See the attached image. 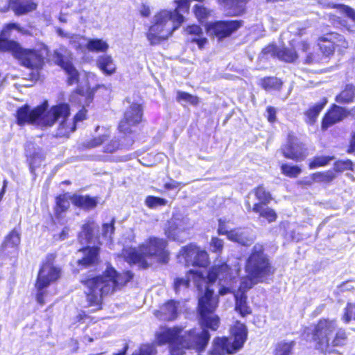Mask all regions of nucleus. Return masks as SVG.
I'll use <instances>...</instances> for the list:
<instances>
[{
	"label": "nucleus",
	"mask_w": 355,
	"mask_h": 355,
	"mask_svg": "<svg viewBox=\"0 0 355 355\" xmlns=\"http://www.w3.org/2000/svg\"><path fill=\"white\" fill-rule=\"evenodd\" d=\"M19 243L20 234L17 230L14 229L5 238L1 246L2 250L5 254L15 253Z\"/></svg>",
	"instance_id": "21"
},
{
	"label": "nucleus",
	"mask_w": 355,
	"mask_h": 355,
	"mask_svg": "<svg viewBox=\"0 0 355 355\" xmlns=\"http://www.w3.org/2000/svg\"><path fill=\"white\" fill-rule=\"evenodd\" d=\"M261 85L264 89L267 91L280 90L282 85V82L277 78L268 77L261 80Z\"/></svg>",
	"instance_id": "38"
},
{
	"label": "nucleus",
	"mask_w": 355,
	"mask_h": 355,
	"mask_svg": "<svg viewBox=\"0 0 355 355\" xmlns=\"http://www.w3.org/2000/svg\"><path fill=\"white\" fill-rule=\"evenodd\" d=\"M347 116V112L345 108L334 105L325 114L322 122V128L327 130L332 125L342 121Z\"/></svg>",
	"instance_id": "19"
},
{
	"label": "nucleus",
	"mask_w": 355,
	"mask_h": 355,
	"mask_svg": "<svg viewBox=\"0 0 355 355\" xmlns=\"http://www.w3.org/2000/svg\"><path fill=\"white\" fill-rule=\"evenodd\" d=\"M186 184H183L180 182H177L174 180H171L169 182H166L164 184V187L166 190H173L179 188L180 186H185Z\"/></svg>",
	"instance_id": "58"
},
{
	"label": "nucleus",
	"mask_w": 355,
	"mask_h": 355,
	"mask_svg": "<svg viewBox=\"0 0 355 355\" xmlns=\"http://www.w3.org/2000/svg\"><path fill=\"white\" fill-rule=\"evenodd\" d=\"M145 203L150 209L156 208L158 206H164L167 203L164 198L149 196L146 198Z\"/></svg>",
	"instance_id": "47"
},
{
	"label": "nucleus",
	"mask_w": 355,
	"mask_h": 355,
	"mask_svg": "<svg viewBox=\"0 0 355 355\" xmlns=\"http://www.w3.org/2000/svg\"><path fill=\"white\" fill-rule=\"evenodd\" d=\"M236 297V310L238 311L242 316H245L251 313L250 308L247 305L246 297L241 295L239 298Z\"/></svg>",
	"instance_id": "43"
},
{
	"label": "nucleus",
	"mask_w": 355,
	"mask_h": 355,
	"mask_svg": "<svg viewBox=\"0 0 355 355\" xmlns=\"http://www.w3.org/2000/svg\"><path fill=\"white\" fill-rule=\"evenodd\" d=\"M285 157L297 162L303 160L306 157V148L297 139L289 135L288 144L282 148Z\"/></svg>",
	"instance_id": "15"
},
{
	"label": "nucleus",
	"mask_w": 355,
	"mask_h": 355,
	"mask_svg": "<svg viewBox=\"0 0 355 355\" xmlns=\"http://www.w3.org/2000/svg\"><path fill=\"white\" fill-rule=\"evenodd\" d=\"M47 105V102H45L33 109L27 104L20 107L16 114L17 124L24 125L27 123L41 127H51L56 121H60L56 136L66 137L75 131L77 122L85 119L86 110L84 108L80 110L71 121L68 119L70 108L67 103L58 104L45 112Z\"/></svg>",
	"instance_id": "2"
},
{
	"label": "nucleus",
	"mask_w": 355,
	"mask_h": 355,
	"mask_svg": "<svg viewBox=\"0 0 355 355\" xmlns=\"http://www.w3.org/2000/svg\"><path fill=\"white\" fill-rule=\"evenodd\" d=\"M108 48V44L101 39H89L87 42V49L90 51L105 52Z\"/></svg>",
	"instance_id": "37"
},
{
	"label": "nucleus",
	"mask_w": 355,
	"mask_h": 355,
	"mask_svg": "<svg viewBox=\"0 0 355 355\" xmlns=\"http://www.w3.org/2000/svg\"><path fill=\"white\" fill-rule=\"evenodd\" d=\"M259 282H256L253 278L250 277L248 275V277L246 278L242 279L240 284L239 289L242 292H245L246 291L251 288L255 284L258 283Z\"/></svg>",
	"instance_id": "53"
},
{
	"label": "nucleus",
	"mask_w": 355,
	"mask_h": 355,
	"mask_svg": "<svg viewBox=\"0 0 355 355\" xmlns=\"http://www.w3.org/2000/svg\"><path fill=\"white\" fill-rule=\"evenodd\" d=\"M281 168L282 173L290 178H296L301 173V168L297 166L283 164Z\"/></svg>",
	"instance_id": "48"
},
{
	"label": "nucleus",
	"mask_w": 355,
	"mask_h": 355,
	"mask_svg": "<svg viewBox=\"0 0 355 355\" xmlns=\"http://www.w3.org/2000/svg\"><path fill=\"white\" fill-rule=\"evenodd\" d=\"M295 345L294 341H280L275 347L274 355H293V349Z\"/></svg>",
	"instance_id": "33"
},
{
	"label": "nucleus",
	"mask_w": 355,
	"mask_h": 355,
	"mask_svg": "<svg viewBox=\"0 0 355 355\" xmlns=\"http://www.w3.org/2000/svg\"><path fill=\"white\" fill-rule=\"evenodd\" d=\"M253 192L256 196L257 200L259 201L257 204H261L262 205H266L272 200L271 195L269 192L266 191L263 187L259 186L256 188Z\"/></svg>",
	"instance_id": "41"
},
{
	"label": "nucleus",
	"mask_w": 355,
	"mask_h": 355,
	"mask_svg": "<svg viewBox=\"0 0 355 355\" xmlns=\"http://www.w3.org/2000/svg\"><path fill=\"white\" fill-rule=\"evenodd\" d=\"M98 67L106 75H112L116 71V65L112 58L108 55H102L96 60Z\"/></svg>",
	"instance_id": "25"
},
{
	"label": "nucleus",
	"mask_w": 355,
	"mask_h": 355,
	"mask_svg": "<svg viewBox=\"0 0 355 355\" xmlns=\"http://www.w3.org/2000/svg\"><path fill=\"white\" fill-rule=\"evenodd\" d=\"M218 232L219 234L227 235V236L228 237L230 230H227L225 222L222 220V219H219L218 220Z\"/></svg>",
	"instance_id": "60"
},
{
	"label": "nucleus",
	"mask_w": 355,
	"mask_h": 355,
	"mask_svg": "<svg viewBox=\"0 0 355 355\" xmlns=\"http://www.w3.org/2000/svg\"><path fill=\"white\" fill-rule=\"evenodd\" d=\"M97 228V225L92 222L87 223L83 225L82 231L79 233L78 239L81 243H87L91 242L94 235V231Z\"/></svg>",
	"instance_id": "30"
},
{
	"label": "nucleus",
	"mask_w": 355,
	"mask_h": 355,
	"mask_svg": "<svg viewBox=\"0 0 355 355\" xmlns=\"http://www.w3.org/2000/svg\"><path fill=\"white\" fill-rule=\"evenodd\" d=\"M333 8H337L341 13L345 15L354 23L352 26H346L347 29L350 32H354L355 28V10L343 4H333Z\"/></svg>",
	"instance_id": "36"
},
{
	"label": "nucleus",
	"mask_w": 355,
	"mask_h": 355,
	"mask_svg": "<svg viewBox=\"0 0 355 355\" xmlns=\"http://www.w3.org/2000/svg\"><path fill=\"white\" fill-rule=\"evenodd\" d=\"M114 220L112 219L110 223H104L102 227L103 236L109 241H112V236L114 231Z\"/></svg>",
	"instance_id": "51"
},
{
	"label": "nucleus",
	"mask_w": 355,
	"mask_h": 355,
	"mask_svg": "<svg viewBox=\"0 0 355 355\" xmlns=\"http://www.w3.org/2000/svg\"><path fill=\"white\" fill-rule=\"evenodd\" d=\"M256 239L253 231L249 228H236L230 230L228 239L242 245L248 246L252 244Z\"/></svg>",
	"instance_id": "17"
},
{
	"label": "nucleus",
	"mask_w": 355,
	"mask_h": 355,
	"mask_svg": "<svg viewBox=\"0 0 355 355\" xmlns=\"http://www.w3.org/2000/svg\"><path fill=\"white\" fill-rule=\"evenodd\" d=\"M69 39L71 46L76 50L83 52L87 49V42L85 37L71 34V35H69Z\"/></svg>",
	"instance_id": "40"
},
{
	"label": "nucleus",
	"mask_w": 355,
	"mask_h": 355,
	"mask_svg": "<svg viewBox=\"0 0 355 355\" xmlns=\"http://www.w3.org/2000/svg\"><path fill=\"white\" fill-rule=\"evenodd\" d=\"M116 355H125V352L118 353ZM132 355H155V350L153 346L143 345L138 353L133 354Z\"/></svg>",
	"instance_id": "54"
},
{
	"label": "nucleus",
	"mask_w": 355,
	"mask_h": 355,
	"mask_svg": "<svg viewBox=\"0 0 355 355\" xmlns=\"http://www.w3.org/2000/svg\"><path fill=\"white\" fill-rule=\"evenodd\" d=\"M231 334L234 338L232 342L226 337L216 338L213 341L212 348L209 352V354H232L241 349L247 339L248 331L245 325L236 321L231 328Z\"/></svg>",
	"instance_id": "8"
},
{
	"label": "nucleus",
	"mask_w": 355,
	"mask_h": 355,
	"mask_svg": "<svg viewBox=\"0 0 355 355\" xmlns=\"http://www.w3.org/2000/svg\"><path fill=\"white\" fill-rule=\"evenodd\" d=\"M177 7L173 11H171L173 15H178L182 18L184 21L183 13L187 12L189 9L190 1L189 0H180L177 2Z\"/></svg>",
	"instance_id": "44"
},
{
	"label": "nucleus",
	"mask_w": 355,
	"mask_h": 355,
	"mask_svg": "<svg viewBox=\"0 0 355 355\" xmlns=\"http://www.w3.org/2000/svg\"><path fill=\"white\" fill-rule=\"evenodd\" d=\"M198 271H200V269L195 270H190L185 277L176 278L173 284L175 292L176 293H180L182 291L187 289L189 287L190 281L191 280H193L194 284L196 286V284L194 282L193 276Z\"/></svg>",
	"instance_id": "26"
},
{
	"label": "nucleus",
	"mask_w": 355,
	"mask_h": 355,
	"mask_svg": "<svg viewBox=\"0 0 355 355\" xmlns=\"http://www.w3.org/2000/svg\"><path fill=\"white\" fill-rule=\"evenodd\" d=\"M55 259L54 254H48L45 262L40 268L35 286L41 290L49 286L51 282L57 280L60 277V270L53 265Z\"/></svg>",
	"instance_id": "10"
},
{
	"label": "nucleus",
	"mask_w": 355,
	"mask_h": 355,
	"mask_svg": "<svg viewBox=\"0 0 355 355\" xmlns=\"http://www.w3.org/2000/svg\"><path fill=\"white\" fill-rule=\"evenodd\" d=\"M191 227V224L188 218H173L168 222L165 234L171 240L183 242L187 238L188 230Z\"/></svg>",
	"instance_id": "11"
},
{
	"label": "nucleus",
	"mask_w": 355,
	"mask_h": 355,
	"mask_svg": "<svg viewBox=\"0 0 355 355\" xmlns=\"http://www.w3.org/2000/svg\"><path fill=\"white\" fill-rule=\"evenodd\" d=\"M241 26V21L237 20L219 21L209 24L207 30L209 34L214 35L219 40L230 36Z\"/></svg>",
	"instance_id": "14"
},
{
	"label": "nucleus",
	"mask_w": 355,
	"mask_h": 355,
	"mask_svg": "<svg viewBox=\"0 0 355 355\" xmlns=\"http://www.w3.org/2000/svg\"><path fill=\"white\" fill-rule=\"evenodd\" d=\"M140 13L143 17H147L150 14V10L148 6L144 4L140 8Z\"/></svg>",
	"instance_id": "62"
},
{
	"label": "nucleus",
	"mask_w": 355,
	"mask_h": 355,
	"mask_svg": "<svg viewBox=\"0 0 355 355\" xmlns=\"http://www.w3.org/2000/svg\"><path fill=\"white\" fill-rule=\"evenodd\" d=\"M334 159L331 156H319L315 157L309 164V168L313 169L317 167L323 166L329 164V162Z\"/></svg>",
	"instance_id": "46"
},
{
	"label": "nucleus",
	"mask_w": 355,
	"mask_h": 355,
	"mask_svg": "<svg viewBox=\"0 0 355 355\" xmlns=\"http://www.w3.org/2000/svg\"><path fill=\"white\" fill-rule=\"evenodd\" d=\"M321 41H331L333 40L334 43V46H340L341 48L346 49L347 48L348 43L345 40L344 37L336 33H329L323 36L320 37Z\"/></svg>",
	"instance_id": "35"
},
{
	"label": "nucleus",
	"mask_w": 355,
	"mask_h": 355,
	"mask_svg": "<svg viewBox=\"0 0 355 355\" xmlns=\"http://www.w3.org/2000/svg\"><path fill=\"white\" fill-rule=\"evenodd\" d=\"M12 29H19V26L17 24L11 23L7 24L4 28L2 30L0 34V42L2 41H10L7 38L10 36V31ZM0 51L6 52V50L0 49Z\"/></svg>",
	"instance_id": "50"
},
{
	"label": "nucleus",
	"mask_w": 355,
	"mask_h": 355,
	"mask_svg": "<svg viewBox=\"0 0 355 355\" xmlns=\"http://www.w3.org/2000/svg\"><path fill=\"white\" fill-rule=\"evenodd\" d=\"M327 103V100L324 98L322 101L318 103L315 104L313 106L310 107L306 112L305 121L307 123L310 125H313L317 120V118L322 111L326 103Z\"/></svg>",
	"instance_id": "28"
},
{
	"label": "nucleus",
	"mask_w": 355,
	"mask_h": 355,
	"mask_svg": "<svg viewBox=\"0 0 355 355\" xmlns=\"http://www.w3.org/2000/svg\"><path fill=\"white\" fill-rule=\"evenodd\" d=\"M69 229L67 227H64L59 234V239L61 241L65 240L68 238Z\"/></svg>",
	"instance_id": "63"
},
{
	"label": "nucleus",
	"mask_w": 355,
	"mask_h": 355,
	"mask_svg": "<svg viewBox=\"0 0 355 355\" xmlns=\"http://www.w3.org/2000/svg\"><path fill=\"white\" fill-rule=\"evenodd\" d=\"M0 49L12 53L23 66L31 69L41 67L48 52L44 46L40 50L24 49L13 40L0 42Z\"/></svg>",
	"instance_id": "9"
},
{
	"label": "nucleus",
	"mask_w": 355,
	"mask_h": 355,
	"mask_svg": "<svg viewBox=\"0 0 355 355\" xmlns=\"http://www.w3.org/2000/svg\"><path fill=\"white\" fill-rule=\"evenodd\" d=\"M133 144L130 137H123L121 140L112 139L104 146V152L112 153L117 150L129 148Z\"/></svg>",
	"instance_id": "24"
},
{
	"label": "nucleus",
	"mask_w": 355,
	"mask_h": 355,
	"mask_svg": "<svg viewBox=\"0 0 355 355\" xmlns=\"http://www.w3.org/2000/svg\"><path fill=\"white\" fill-rule=\"evenodd\" d=\"M353 163L351 160L337 161L334 163V170L342 172L345 170H352Z\"/></svg>",
	"instance_id": "52"
},
{
	"label": "nucleus",
	"mask_w": 355,
	"mask_h": 355,
	"mask_svg": "<svg viewBox=\"0 0 355 355\" xmlns=\"http://www.w3.org/2000/svg\"><path fill=\"white\" fill-rule=\"evenodd\" d=\"M54 58L55 62L60 66L67 73L69 85H73L78 80V72L73 65L69 60H66L64 57L58 51H55Z\"/></svg>",
	"instance_id": "18"
},
{
	"label": "nucleus",
	"mask_w": 355,
	"mask_h": 355,
	"mask_svg": "<svg viewBox=\"0 0 355 355\" xmlns=\"http://www.w3.org/2000/svg\"><path fill=\"white\" fill-rule=\"evenodd\" d=\"M355 150V132L353 133L352 137L350 141V146L347 150L349 153H351Z\"/></svg>",
	"instance_id": "64"
},
{
	"label": "nucleus",
	"mask_w": 355,
	"mask_h": 355,
	"mask_svg": "<svg viewBox=\"0 0 355 355\" xmlns=\"http://www.w3.org/2000/svg\"><path fill=\"white\" fill-rule=\"evenodd\" d=\"M267 119L268 121L272 123L276 120V110L272 107H268L267 108Z\"/></svg>",
	"instance_id": "61"
},
{
	"label": "nucleus",
	"mask_w": 355,
	"mask_h": 355,
	"mask_svg": "<svg viewBox=\"0 0 355 355\" xmlns=\"http://www.w3.org/2000/svg\"><path fill=\"white\" fill-rule=\"evenodd\" d=\"M132 277L133 274L130 271L119 274L113 267L107 266L102 275L82 280L87 288L85 293L88 305L96 306L94 310L100 309L103 295L121 289Z\"/></svg>",
	"instance_id": "3"
},
{
	"label": "nucleus",
	"mask_w": 355,
	"mask_h": 355,
	"mask_svg": "<svg viewBox=\"0 0 355 355\" xmlns=\"http://www.w3.org/2000/svg\"><path fill=\"white\" fill-rule=\"evenodd\" d=\"M36 8L37 3L33 0H17L12 9L17 15H24L35 10Z\"/></svg>",
	"instance_id": "29"
},
{
	"label": "nucleus",
	"mask_w": 355,
	"mask_h": 355,
	"mask_svg": "<svg viewBox=\"0 0 355 355\" xmlns=\"http://www.w3.org/2000/svg\"><path fill=\"white\" fill-rule=\"evenodd\" d=\"M176 99L182 104L187 103L192 105H197L199 103L198 97L182 91H178Z\"/></svg>",
	"instance_id": "42"
},
{
	"label": "nucleus",
	"mask_w": 355,
	"mask_h": 355,
	"mask_svg": "<svg viewBox=\"0 0 355 355\" xmlns=\"http://www.w3.org/2000/svg\"><path fill=\"white\" fill-rule=\"evenodd\" d=\"M185 32L190 35L187 40L196 42L200 49H202L207 42V39L203 37L202 28L198 25H191L187 27Z\"/></svg>",
	"instance_id": "22"
},
{
	"label": "nucleus",
	"mask_w": 355,
	"mask_h": 355,
	"mask_svg": "<svg viewBox=\"0 0 355 355\" xmlns=\"http://www.w3.org/2000/svg\"><path fill=\"white\" fill-rule=\"evenodd\" d=\"M198 291L202 293L198 299V313L201 329H193L188 334L180 336L182 329L178 327L161 328L156 333L158 345L168 344L171 355H183L184 349H195L198 352L205 350L210 338L207 329L216 330L219 327V318L214 314L218 299L214 296L212 284L218 279L220 288L219 294L225 295L232 292L229 286L232 281L230 268L226 263L214 266L204 275L201 269L193 276Z\"/></svg>",
	"instance_id": "1"
},
{
	"label": "nucleus",
	"mask_w": 355,
	"mask_h": 355,
	"mask_svg": "<svg viewBox=\"0 0 355 355\" xmlns=\"http://www.w3.org/2000/svg\"><path fill=\"white\" fill-rule=\"evenodd\" d=\"M99 249L97 247H87L78 251V266L87 268L95 266L98 261Z\"/></svg>",
	"instance_id": "16"
},
{
	"label": "nucleus",
	"mask_w": 355,
	"mask_h": 355,
	"mask_svg": "<svg viewBox=\"0 0 355 355\" xmlns=\"http://www.w3.org/2000/svg\"><path fill=\"white\" fill-rule=\"evenodd\" d=\"M71 196L65 193L58 196L55 199L56 206L55 208V217L58 219L62 218V214L64 213L70 206V200Z\"/></svg>",
	"instance_id": "27"
},
{
	"label": "nucleus",
	"mask_w": 355,
	"mask_h": 355,
	"mask_svg": "<svg viewBox=\"0 0 355 355\" xmlns=\"http://www.w3.org/2000/svg\"><path fill=\"white\" fill-rule=\"evenodd\" d=\"M279 50V47L275 45H269L266 46L262 51V54L263 55H270L272 57H277V51Z\"/></svg>",
	"instance_id": "57"
},
{
	"label": "nucleus",
	"mask_w": 355,
	"mask_h": 355,
	"mask_svg": "<svg viewBox=\"0 0 355 355\" xmlns=\"http://www.w3.org/2000/svg\"><path fill=\"white\" fill-rule=\"evenodd\" d=\"M247 274L256 282H266L273 274L269 259L264 253L263 245L256 243L245 263Z\"/></svg>",
	"instance_id": "7"
},
{
	"label": "nucleus",
	"mask_w": 355,
	"mask_h": 355,
	"mask_svg": "<svg viewBox=\"0 0 355 355\" xmlns=\"http://www.w3.org/2000/svg\"><path fill=\"white\" fill-rule=\"evenodd\" d=\"M143 108L141 104L137 103H131L126 108L123 118L121 120L119 125V130L124 134L130 133L132 127L139 124L142 119Z\"/></svg>",
	"instance_id": "12"
},
{
	"label": "nucleus",
	"mask_w": 355,
	"mask_h": 355,
	"mask_svg": "<svg viewBox=\"0 0 355 355\" xmlns=\"http://www.w3.org/2000/svg\"><path fill=\"white\" fill-rule=\"evenodd\" d=\"M187 266L206 267L209 263L208 254L205 250H200L196 245L185 246L180 251Z\"/></svg>",
	"instance_id": "13"
},
{
	"label": "nucleus",
	"mask_w": 355,
	"mask_h": 355,
	"mask_svg": "<svg viewBox=\"0 0 355 355\" xmlns=\"http://www.w3.org/2000/svg\"><path fill=\"white\" fill-rule=\"evenodd\" d=\"M28 161L32 173L38 167L44 159V155L40 148H35L32 153L27 152Z\"/></svg>",
	"instance_id": "34"
},
{
	"label": "nucleus",
	"mask_w": 355,
	"mask_h": 355,
	"mask_svg": "<svg viewBox=\"0 0 355 355\" xmlns=\"http://www.w3.org/2000/svg\"><path fill=\"white\" fill-rule=\"evenodd\" d=\"M336 178V175L332 171H327L324 173L318 172L313 175V178L316 182H329Z\"/></svg>",
	"instance_id": "45"
},
{
	"label": "nucleus",
	"mask_w": 355,
	"mask_h": 355,
	"mask_svg": "<svg viewBox=\"0 0 355 355\" xmlns=\"http://www.w3.org/2000/svg\"><path fill=\"white\" fill-rule=\"evenodd\" d=\"M71 201L76 206L87 210L95 208L98 203L96 198L76 194L71 196Z\"/></svg>",
	"instance_id": "23"
},
{
	"label": "nucleus",
	"mask_w": 355,
	"mask_h": 355,
	"mask_svg": "<svg viewBox=\"0 0 355 355\" xmlns=\"http://www.w3.org/2000/svg\"><path fill=\"white\" fill-rule=\"evenodd\" d=\"M355 87L352 85H347L345 89L336 97V101L338 103H349L354 98Z\"/></svg>",
	"instance_id": "32"
},
{
	"label": "nucleus",
	"mask_w": 355,
	"mask_h": 355,
	"mask_svg": "<svg viewBox=\"0 0 355 355\" xmlns=\"http://www.w3.org/2000/svg\"><path fill=\"white\" fill-rule=\"evenodd\" d=\"M107 137H108V136L107 135H103L102 136H99L98 137H96V138L93 139L89 142V145L90 147L98 146L101 144H103L107 139Z\"/></svg>",
	"instance_id": "59"
},
{
	"label": "nucleus",
	"mask_w": 355,
	"mask_h": 355,
	"mask_svg": "<svg viewBox=\"0 0 355 355\" xmlns=\"http://www.w3.org/2000/svg\"><path fill=\"white\" fill-rule=\"evenodd\" d=\"M166 242L162 239L150 238L146 244L139 249L128 248L123 250V255L129 263H138L143 268H148L151 263L147 259H154L157 261L166 263L168 253L166 250Z\"/></svg>",
	"instance_id": "4"
},
{
	"label": "nucleus",
	"mask_w": 355,
	"mask_h": 355,
	"mask_svg": "<svg viewBox=\"0 0 355 355\" xmlns=\"http://www.w3.org/2000/svg\"><path fill=\"white\" fill-rule=\"evenodd\" d=\"M223 241L217 238L212 237L210 241V248L214 252H220L223 248Z\"/></svg>",
	"instance_id": "55"
},
{
	"label": "nucleus",
	"mask_w": 355,
	"mask_h": 355,
	"mask_svg": "<svg viewBox=\"0 0 355 355\" xmlns=\"http://www.w3.org/2000/svg\"><path fill=\"white\" fill-rule=\"evenodd\" d=\"M313 340L318 349L324 351L329 347L345 345L347 334L345 329L338 327L335 320L322 319L315 327Z\"/></svg>",
	"instance_id": "5"
},
{
	"label": "nucleus",
	"mask_w": 355,
	"mask_h": 355,
	"mask_svg": "<svg viewBox=\"0 0 355 355\" xmlns=\"http://www.w3.org/2000/svg\"><path fill=\"white\" fill-rule=\"evenodd\" d=\"M277 58L287 62H292L297 59V55L294 49L282 47L279 48Z\"/></svg>",
	"instance_id": "39"
},
{
	"label": "nucleus",
	"mask_w": 355,
	"mask_h": 355,
	"mask_svg": "<svg viewBox=\"0 0 355 355\" xmlns=\"http://www.w3.org/2000/svg\"><path fill=\"white\" fill-rule=\"evenodd\" d=\"M154 19L155 24L149 28L146 34L151 45L157 44L161 41L166 40L182 23L180 15H173L171 11L166 10L157 13Z\"/></svg>",
	"instance_id": "6"
},
{
	"label": "nucleus",
	"mask_w": 355,
	"mask_h": 355,
	"mask_svg": "<svg viewBox=\"0 0 355 355\" xmlns=\"http://www.w3.org/2000/svg\"><path fill=\"white\" fill-rule=\"evenodd\" d=\"M194 13L199 19H205L208 15L207 9L200 5H196L194 8Z\"/></svg>",
	"instance_id": "56"
},
{
	"label": "nucleus",
	"mask_w": 355,
	"mask_h": 355,
	"mask_svg": "<svg viewBox=\"0 0 355 355\" xmlns=\"http://www.w3.org/2000/svg\"><path fill=\"white\" fill-rule=\"evenodd\" d=\"M180 302L170 300L160 307L159 311L155 312L157 318L162 320H173L177 318L179 313Z\"/></svg>",
	"instance_id": "20"
},
{
	"label": "nucleus",
	"mask_w": 355,
	"mask_h": 355,
	"mask_svg": "<svg viewBox=\"0 0 355 355\" xmlns=\"http://www.w3.org/2000/svg\"><path fill=\"white\" fill-rule=\"evenodd\" d=\"M252 210L259 214L261 217L266 218L268 223H272L276 220L277 214L272 209L268 207H264L261 204H254Z\"/></svg>",
	"instance_id": "31"
},
{
	"label": "nucleus",
	"mask_w": 355,
	"mask_h": 355,
	"mask_svg": "<svg viewBox=\"0 0 355 355\" xmlns=\"http://www.w3.org/2000/svg\"><path fill=\"white\" fill-rule=\"evenodd\" d=\"M320 49L326 56L332 55L335 51V46L333 40L331 41H321L319 38Z\"/></svg>",
	"instance_id": "49"
}]
</instances>
